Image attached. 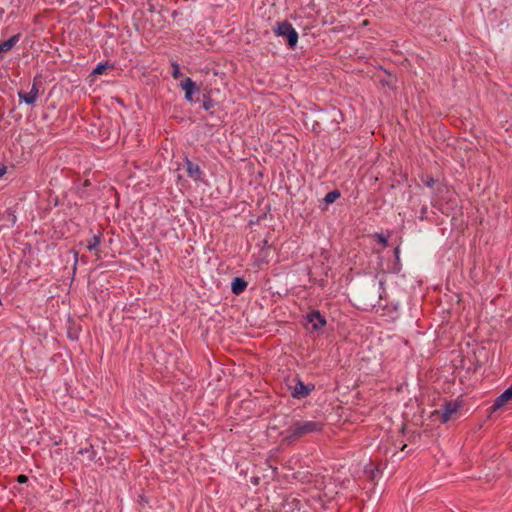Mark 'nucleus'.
Here are the masks:
<instances>
[{"mask_svg": "<svg viewBox=\"0 0 512 512\" xmlns=\"http://www.w3.org/2000/svg\"><path fill=\"white\" fill-rule=\"evenodd\" d=\"M324 429V424L314 420H296L291 423L286 430L284 441L293 443L302 437L310 434L320 433Z\"/></svg>", "mask_w": 512, "mask_h": 512, "instance_id": "f257e3e1", "label": "nucleus"}, {"mask_svg": "<svg viewBox=\"0 0 512 512\" xmlns=\"http://www.w3.org/2000/svg\"><path fill=\"white\" fill-rule=\"evenodd\" d=\"M454 191L448 185L439 183L431 197V204L438 209L441 213L446 214L448 210L454 209L456 206L453 199Z\"/></svg>", "mask_w": 512, "mask_h": 512, "instance_id": "f03ea898", "label": "nucleus"}, {"mask_svg": "<svg viewBox=\"0 0 512 512\" xmlns=\"http://www.w3.org/2000/svg\"><path fill=\"white\" fill-rule=\"evenodd\" d=\"M274 32L277 36L285 37L287 39V45L290 49H294L296 47L299 36L290 22H278L274 28Z\"/></svg>", "mask_w": 512, "mask_h": 512, "instance_id": "7ed1b4c3", "label": "nucleus"}, {"mask_svg": "<svg viewBox=\"0 0 512 512\" xmlns=\"http://www.w3.org/2000/svg\"><path fill=\"white\" fill-rule=\"evenodd\" d=\"M40 80L39 76H35L30 91L19 90L17 95L21 102L29 106H34L39 96V88H40Z\"/></svg>", "mask_w": 512, "mask_h": 512, "instance_id": "20e7f679", "label": "nucleus"}, {"mask_svg": "<svg viewBox=\"0 0 512 512\" xmlns=\"http://www.w3.org/2000/svg\"><path fill=\"white\" fill-rule=\"evenodd\" d=\"M294 381V386H290L291 396L294 399L305 398L315 389L314 384H305L299 377H297Z\"/></svg>", "mask_w": 512, "mask_h": 512, "instance_id": "39448f33", "label": "nucleus"}, {"mask_svg": "<svg viewBox=\"0 0 512 512\" xmlns=\"http://www.w3.org/2000/svg\"><path fill=\"white\" fill-rule=\"evenodd\" d=\"M462 403L458 400L445 401L441 409V423H447L461 408Z\"/></svg>", "mask_w": 512, "mask_h": 512, "instance_id": "423d86ee", "label": "nucleus"}, {"mask_svg": "<svg viewBox=\"0 0 512 512\" xmlns=\"http://www.w3.org/2000/svg\"><path fill=\"white\" fill-rule=\"evenodd\" d=\"M305 319L308 324H311L312 332L320 331L327 324L325 316L322 315L319 310L310 311L307 313Z\"/></svg>", "mask_w": 512, "mask_h": 512, "instance_id": "0eeeda50", "label": "nucleus"}, {"mask_svg": "<svg viewBox=\"0 0 512 512\" xmlns=\"http://www.w3.org/2000/svg\"><path fill=\"white\" fill-rule=\"evenodd\" d=\"M186 172L188 176L195 182L202 181L203 171L197 163H193L187 156L184 160Z\"/></svg>", "mask_w": 512, "mask_h": 512, "instance_id": "6e6552de", "label": "nucleus"}, {"mask_svg": "<svg viewBox=\"0 0 512 512\" xmlns=\"http://www.w3.org/2000/svg\"><path fill=\"white\" fill-rule=\"evenodd\" d=\"M181 88L185 91V99L189 102L193 101L192 95L194 92L199 91L198 86L191 78H186L180 84Z\"/></svg>", "mask_w": 512, "mask_h": 512, "instance_id": "1a4fd4ad", "label": "nucleus"}, {"mask_svg": "<svg viewBox=\"0 0 512 512\" xmlns=\"http://www.w3.org/2000/svg\"><path fill=\"white\" fill-rule=\"evenodd\" d=\"M509 400H512V384L495 399L492 405L493 410L499 409Z\"/></svg>", "mask_w": 512, "mask_h": 512, "instance_id": "9d476101", "label": "nucleus"}, {"mask_svg": "<svg viewBox=\"0 0 512 512\" xmlns=\"http://www.w3.org/2000/svg\"><path fill=\"white\" fill-rule=\"evenodd\" d=\"M20 34H15L9 39L0 42V58H3L4 53L10 51L20 40Z\"/></svg>", "mask_w": 512, "mask_h": 512, "instance_id": "9b49d317", "label": "nucleus"}, {"mask_svg": "<svg viewBox=\"0 0 512 512\" xmlns=\"http://www.w3.org/2000/svg\"><path fill=\"white\" fill-rule=\"evenodd\" d=\"M248 282L243 277H235L231 283V291L235 295H240L247 288Z\"/></svg>", "mask_w": 512, "mask_h": 512, "instance_id": "f8f14e48", "label": "nucleus"}, {"mask_svg": "<svg viewBox=\"0 0 512 512\" xmlns=\"http://www.w3.org/2000/svg\"><path fill=\"white\" fill-rule=\"evenodd\" d=\"M79 454L81 455H87L88 459L90 461H94V462H97L99 463V465H103L104 463L101 461V458H97V452L95 451L94 447L92 444H90L88 447H84V448H81L79 451H78Z\"/></svg>", "mask_w": 512, "mask_h": 512, "instance_id": "ddd939ff", "label": "nucleus"}, {"mask_svg": "<svg viewBox=\"0 0 512 512\" xmlns=\"http://www.w3.org/2000/svg\"><path fill=\"white\" fill-rule=\"evenodd\" d=\"M101 240H102L101 234L93 235L92 238L87 243V246H86L87 249L89 251H97V248L99 247V245L101 243Z\"/></svg>", "mask_w": 512, "mask_h": 512, "instance_id": "4468645a", "label": "nucleus"}, {"mask_svg": "<svg viewBox=\"0 0 512 512\" xmlns=\"http://www.w3.org/2000/svg\"><path fill=\"white\" fill-rule=\"evenodd\" d=\"M340 196V192L337 189H334L325 195V197L323 198V202L325 204H331L335 202Z\"/></svg>", "mask_w": 512, "mask_h": 512, "instance_id": "2eb2a0df", "label": "nucleus"}, {"mask_svg": "<svg viewBox=\"0 0 512 512\" xmlns=\"http://www.w3.org/2000/svg\"><path fill=\"white\" fill-rule=\"evenodd\" d=\"M113 68V65H110L108 62H100L94 68L92 74L100 75L103 74L107 69Z\"/></svg>", "mask_w": 512, "mask_h": 512, "instance_id": "dca6fc26", "label": "nucleus"}, {"mask_svg": "<svg viewBox=\"0 0 512 512\" xmlns=\"http://www.w3.org/2000/svg\"><path fill=\"white\" fill-rule=\"evenodd\" d=\"M215 104H216L215 101L210 96L204 95V100L202 103V108L204 110H206V111L211 110L212 108H214Z\"/></svg>", "mask_w": 512, "mask_h": 512, "instance_id": "f3484780", "label": "nucleus"}, {"mask_svg": "<svg viewBox=\"0 0 512 512\" xmlns=\"http://www.w3.org/2000/svg\"><path fill=\"white\" fill-rule=\"evenodd\" d=\"M421 181L428 188H433L434 185L436 184V180L432 176H422Z\"/></svg>", "mask_w": 512, "mask_h": 512, "instance_id": "a211bd4d", "label": "nucleus"}, {"mask_svg": "<svg viewBox=\"0 0 512 512\" xmlns=\"http://www.w3.org/2000/svg\"><path fill=\"white\" fill-rule=\"evenodd\" d=\"M172 76L177 79L181 76L180 66L177 62L172 63Z\"/></svg>", "mask_w": 512, "mask_h": 512, "instance_id": "6ab92c4d", "label": "nucleus"}, {"mask_svg": "<svg viewBox=\"0 0 512 512\" xmlns=\"http://www.w3.org/2000/svg\"><path fill=\"white\" fill-rule=\"evenodd\" d=\"M90 185L89 180H85L84 183L81 186H76V193L80 196H83L84 189Z\"/></svg>", "mask_w": 512, "mask_h": 512, "instance_id": "aec40b11", "label": "nucleus"}, {"mask_svg": "<svg viewBox=\"0 0 512 512\" xmlns=\"http://www.w3.org/2000/svg\"><path fill=\"white\" fill-rule=\"evenodd\" d=\"M427 215H428V207L427 206H423L421 208V211H420L419 219L421 221L426 220L427 217H428Z\"/></svg>", "mask_w": 512, "mask_h": 512, "instance_id": "412c9836", "label": "nucleus"}, {"mask_svg": "<svg viewBox=\"0 0 512 512\" xmlns=\"http://www.w3.org/2000/svg\"><path fill=\"white\" fill-rule=\"evenodd\" d=\"M27 481H28V477H27L26 475H19V476L17 477V482H18L19 484H24V483H26Z\"/></svg>", "mask_w": 512, "mask_h": 512, "instance_id": "4be33fe9", "label": "nucleus"}, {"mask_svg": "<svg viewBox=\"0 0 512 512\" xmlns=\"http://www.w3.org/2000/svg\"><path fill=\"white\" fill-rule=\"evenodd\" d=\"M7 167L5 165L0 166V178L5 175Z\"/></svg>", "mask_w": 512, "mask_h": 512, "instance_id": "5701e85b", "label": "nucleus"}, {"mask_svg": "<svg viewBox=\"0 0 512 512\" xmlns=\"http://www.w3.org/2000/svg\"><path fill=\"white\" fill-rule=\"evenodd\" d=\"M78 262V252H74V269H76Z\"/></svg>", "mask_w": 512, "mask_h": 512, "instance_id": "b1692460", "label": "nucleus"}, {"mask_svg": "<svg viewBox=\"0 0 512 512\" xmlns=\"http://www.w3.org/2000/svg\"><path fill=\"white\" fill-rule=\"evenodd\" d=\"M7 212H8L10 215H12V217H13V222H15V220H16V216L13 214V212H12L10 209H8V210H7Z\"/></svg>", "mask_w": 512, "mask_h": 512, "instance_id": "393cba45", "label": "nucleus"}, {"mask_svg": "<svg viewBox=\"0 0 512 512\" xmlns=\"http://www.w3.org/2000/svg\"><path fill=\"white\" fill-rule=\"evenodd\" d=\"M395 256L399 260V247L395 248Z\"/></svg>", "mask_w": 512, "mask_h": 512, "instance_id": "a878e982", "label": "nucleus"}, {"mask_svg": "<svg viewBox=\"0 0 512 512\" xmlns=\"http://www.w3.org/2000/svg\"><path fill=\"white\" fill-rule=\"evenodd\" d=\"M380 241L383 242V243H386V239L383 238V237L380 238Z\"/></svg>", "mask_w": 512, "mask_h": 512, "instance_id": "bb28decb", "label": "nucleus"}]
</instances>
